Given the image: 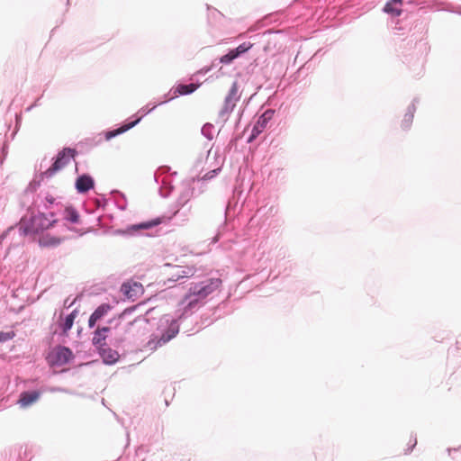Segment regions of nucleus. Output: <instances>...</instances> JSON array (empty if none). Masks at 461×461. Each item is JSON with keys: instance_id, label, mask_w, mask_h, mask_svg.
<instances>
[{"instance_id": "f257e3e1", "label": "nucleus", "mask_w": 461, "mask_h": 461, "mask_svg": "<svg viewBox=\"0 0 461 461\" xmlns=\"http://www.w3.org/2000/svg\"><path fill=\"white\" fill-rule=\"evenodd\" d=\"M221 284V279L212 278L206 282L193 285L185 297V300L188 301L187 306L189 308L194 307L199 302L218 289Z\"/></svg>"}, {"instance_id": "f03ea898", "label": "nucleus", "mask_w": 461, "mask_h": 461, "mask_svg": "<svg viewBox=\"0 0 461 461\" xmlns=\"http://www.w3.org/2000/svg\"><path fill=\"white\" fill-rule=\"evenodd\" d=\"M76 155V150L70 148L63 149L59 154L52 164V166L45 171V175L48 177L52 176L56 172L62 169L66 165H68L70 161L71 158H74Z\"/></svg>"}, {"instance_id": "7ed1b4c3", "label": "nucleus", "mask_w": 461, "mask_h": 461, "mask_svg": "<svg viewBox=\"0 0 461 461\" xmlns=\"http://www.w3.org/2000/svg\"><path fill=\"white\" fill-rule=\"evenodd\" d=\"M167 267L168 268L167 276L171 281H178L182 278L191 277L196 272L194 266H178L167 264Z\"/></svg>"}, {"instance_id": "20e7f679", "label": "nucleus", "mask_w": 461, "mask_h": 461, "mask_svg": "<svg viewBox=\"0 0 461 461\" xmlns=\"http://www.w3.org/2000/svg\"><path fill=\"white\" fill-rule=\"evenodd\" d=\"M128 311L125 310L122 313L119 315V319L121 320V322L119 325L122 327V329L124 330L125 333H131L132 332V328L137 327L138 330H136V333L138 334L140 330H145L148 325V321L141 318H137L133 321L123 322L125 316L127 315Z\"/></svg>"}, {"instance_id": "39448f33", "label": "nucleus", "mask_w": 461, "mask_h": 461, "mask_svg": "<svg viewBox=\"0 0 461 461\" xmlns=\"http://www.w3.org/2000/svg\"><path fill=\"white\" fill-rule=\"evenodd\" d=\"M178 330L175 329H168L164 334H162L159 338L158 336H155L154 338L150 339L146 348L149 350H156L158 347L163 346L167 342H168L170 339H172L176 334Z\"/></svg>"}, {"instance_id": "423d86ee", "label": "nucleus", "mask_w": 461, "mask_h": 461, "mask_svg": "<svg viewBox=\"0 0 461 461\" xmlns=\"http://www.w3.org/2000/svg\"><path fill=\"white\" fill-rule=\"evenodd\" d=\"M57 222L56 219L49 220L45 214L38 213L32 218L31 227L33 231H41L54 226Z\"/></svg>"}, {"instance_id": "0eeeda50", "label": "nucleus", "mask_w": 461, "mask_h": 461, "mask_svg": "<svg viewBox=\"0 0 461 461\" xmlns=\"http://www.w3.org/2000/svg\"><path fill=\"white\" fill-rule=\"evenodd\" d=\"M73 357L72 351L66 347L58 348L52 354L53 363L62 366L69 362Z\"/></svg>"}, {"instance_id": "6e6552de", "label": "nucleus", "mask_w": 461, "mask_h": 461, "mask_svg": "<svg viewBox=\"0 0 461 461\" xmlns=\"http://www.w3.org/2000/svg\"><path fill=\"white\" fill-rule=\"evenodd\" d=\"M121 290L129 299L134 300L139 294H142L143 288L140 283L128 282L122 285Z\"/></svg>"}, {"instance_id": "1a4fd4ad", "label": "nucleus", "mask_w": 461, "mask_h": 461, "mask_svg": "<svg viewBox=\"0 0 461 461\" xmlns=\"http://www.w3.org/2000/svg\"><path fill=\"white\" fill-rule=\"evenodd\" d=\"M41 397V393L38 391L23 392L20 394L18 404L22 408H27L35 403Z\"/></svg>"}, {"instance_id": "9d476101", "label": "nucleus", "mask_w": 461, "mask_h": 461, "mask_svg": "<svg viewBox=\"0 0 461 461\" xmlns=\"http://www.w3.org/2000/svg\"><path fill=\"white\" fill-rule=\"evenodd\" d=\"M111 310L110 304L103 303L98 306L95 311L91 314L88 320V326L93 328L95 323L101 320L104 316H105L109 311Z\"/></svg>"}, {"instance_id": "9b49d317", "label": "nucleus", "mask_w": 461, "mask_h": 461, "mask_svg": "<svg viewBox=\"0 0 461 461\" xmlns=\"http://www.w3.org/2000/svg\"><path fill=\"white\" fill-rule=\"evenodd\" d=\"M94 187V180L87 175H83L77 179L76 188L79 193H86Z\"/></svg>"}, {"instance_id": "f8f14e48", "label": "nucleus", "mask_w": 461, "mask_h": 461, "mask_svg": "<svg viewBox=\"0 0 461 461\" xmlns=\"http://www.w3.org/2000/svg\"><path fill=\"white\" fill-rule=\"evenodd\" d=\"M109 327L97 328L94 333L93 343L95 346L102 347L105 344L106 334L109 332Z\"/></svg>"}, {"instance_id": "ddd939ff", "label": "nucleus", "mask_w": 461, "mask_h": 461, "mask_svg": "<svg viewBox=\"0 0 461 461\" xmlns=\"http://www.w3.org/2000/svg\"><path fill=\"white\" fill-rule=\"evenodd\" d=\"M199 87L198 84H189V85H177L174 89V96L176 97L178 95H189L194 92Z\"/></svg>"}, {"instance_id": "4468645a", "label": "nucleus", "mask_w": 461, "mask_h": 461, "mask_svg": "<svg viewBox=\"0 0 461 461\" xmlns=\"http://www.w3.org/2000/svg\"><path fill=\"white\" fill-rule=\"evenodd\" d=\"M140 121V118H138L137 120H135L134 122H132L131 123L122 125V126H121L120 128H118L116 130L107 131L105 133V140H109L112 138H113V137H115V136H117V135H119L121 133H123V132L127 131L128 130H130L132 127H134Z\"/></svg>"}, {"instance_id": "2eb2a0df", "label": "nucleus", "mask_w": 461, "mask_h": 461, "mask_svg": "<svg viewBox=\"0 0 461 461\" xmlns=\"http://www.w3.org/2000/svg\"><path fill=\"white\" fill-rule=\"evenodd\" d=\"M61 238L45 234L40 238L39 244L41 247H57L61 243Z\"/></svg>"}, {"instance_id": "dca6fc26", "label": "nucleus", "mask_w": 461, "mask_h": 461, "mask_svg": "<svg viewBox=\"0 0 461 461\" xmlns=\"http://www.w3.org/2000/svg\"><path fill=\"white\" fill-rule=\"evenodd\" d=\"M402 0H392L384 6V12L392 14L393 16H398L402 13Z\"/></svg>"}, {"instance_id": "f3484780", "label": "nucleus", "mask_w": 461, "mask_h": 461, "mask_svg": "<svg viewBox=\"0 0 461 461\" xmlns=\"http://www.w3.org/2000/svg\"><path fill=\"white\" fill-rule=\"evenodd\" d=\"M273 112L267 111L265 112L258 120L257 123L253 128V131H256L258 134L260 133L266 127L268 121L272 118Z\"/></svg>"}, {"instance_id": "a211bd4d", "label": "nucleus", "mask_w": 461, "mask_h": 461, "mask_svg": "<svg viewBox=\"0 0 461 461\" xmlns=\"http://www.w3.org/2000/svg\"><path fill=\"white\" fill-rule=\"evenodd\" d=\"M239 86L237 82H234L229 91L228 95L225 98V106H234L235 102L239 99L238 96Z\"/></svg>"}, {"instance_id": "6ab92c4d", "label": "nucleus", "mask_w": 461, "mask_h": 461, "mask_svg": "<svg viewBox=\"0 0 461 461\" xmlns=\"http://www.w3.org/2000/svg\"><path fill=\"white\" fill-rule=\"evenodd\" d=\"M161 222H162V220L160 218H156L154 220H151V221H149L146 222L131 225L129 229L131 230H147V229L155 227L157 225H159Z\"/></svg>"}, {"instance_id": "aec40b11", "label": "nucleus", "mask_w": 461, "mask_h": 461, "mask_svg": "<svg viewBox=\"0 0 461 461\" xmlns=\"http://www.w3.org/2000/svg\"><path fill=\"white\" fill-rule=\"evenodd\" d=\"M414 107L413 106H411L408 108V111L406 112V113L404 114L403 116V119L402 121V129H409L410 126L411 125L412 122H413V118H414Z\"/></svg>"}, {"instance_id": "412c9836", "label": "nucleus", "mask_w": 461, "mask_h": 461, "mask_svg": "<svg viewBox=\"0 0 461 461\" xmlns=\"http://www.w3.org/2000/svg\"><path fill=\"white\" fill-rule=\"evenodd\" d=\"M75 318H76L75 312H71L69 315H68L66 317V320L62 325L64 333H67L72 328Z\"/></svg>"}, {"instance_id": "4be33fe9", "label": "nucleus", "mask_w": 461, "mask_h": 461, "mask_svg": "<svg viewBox=\"0 0 461 461\" xmlns=\"http://www.w3.org/2000/svg\"><path fill=\"white\" fill-rule=\"evenodd\" d=\"M66 214V218L71 222L76 223L79 221V215L77 212V211L73 208H67Z\"/></svg>"}, {"instance_id": "5701e85b", "label": "nucleus", "mask_w": 461, "mask_h": 461, "mask_svg": "<svg viewBox=\"0 0 461 461\" xmlns=\"http://www.w3.org/2000/svg\"><path fill=\"white\" fill-rule=\"evenodd\" d=\"M252 47V44L249 42H244L240 45H239L236 49L232 50L237 57L240 55L245 53Z\"/></svg>"}, {"instance_id": "b1692460", "label": "nucleus", "mask_w": 461, "mask_h": 461, "mask_svg": "<svg viewBox=\"0 0 461 461\" xmlns=\"http://www.w3.org/2000/svg\"><path fill=\"white\" fill-rule=\"evenodd\" d=\"M236 58H238V57L236 56L234 51L231 50L226 55H223L220 60L221 63L229 64V63L232 62V60H234Z\"/></svg>"}, {"instance_id": "393cba45", "label": "nucleus", "mask_w": 461, "mask_h": 461, "mask_svg": "<svg viewBox=\"0 0 461 461\" xmlns=\"http://www.w3.org/2000/svg\"><path fill=\"white\" fill-rule=\"evenodd\" d=\"M15 337V332L14 330L11 331H0V343L8 341L13 339Z\"/></svg>"}, {"instance_id": "a878e982", "label": "nucleus", "mask_w": 461, "mask_h": 461, "mask_svg": "<svg viewBox=\"0 0 461 461\" xmlns=\"http://www.w3.org/2000/svg\"><path fill=\"white\" fill-rule=\"evenodd\" d=\"M46 199H47V201H48L49 203H53V201H54V198H53V197H51V196H50V197H49V196H47V197H46Z\"/></svg>"}]
</instances>
